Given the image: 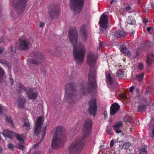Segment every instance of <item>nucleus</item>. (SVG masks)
I'll use <instances>...</instances> for the list:
<instances>
[{"label": "nucleus", "instance_id": "obj_1", "mask_svg": "<svg viewBox=\"0 0 154 154\" xmlns=\"http://www.w3.org/2000/svg\"><path fill=\"white\" fill-rule=\"evenodd\" d=\"M96 61V59L95 55L93 53H89L87 55V62L90 66L89 72L88 74V85L87 87H84V83H82L80 85V93L85 95H86L87 91L91 95L94 93V89L96 86V72L95 68L93 66L95 64Z\"/></svg>", "mask_w": 154, "mask_h": 154}, {"label": "nucleus", "instance_id": "obj_2", "mask_svg": "<svg viewBox=\"0 0 154 154\" xmlns=\"http://www.w3.org/2000/svg\"><path fill=\"white\" fill-rule=\"evenodd\" d=\"M70 42L73 46V54L75 60L78 64H81L84 60L85 51L82 44H78V34L75 29L68 31Z\"/></svg>", "mask_w": 154, "mask_h": 154}, {"label": "nucleus", "instance_id": "obj_3", "mask_svg": "<svg viewBox=\"0 0 154 154\" xmlns=\"http://www.w3.org/2000/svg\"><path fill=\"white\" fill-rule=\"evenodd\" d=\"M92 126L91 120L86 119L84 123L83 127V137H78L70 146L69 150L70 154H78L82 149V147L85 142V138L90 134Z\"/></svg>", "mask_w": 154, "mask_h": 154}, {"label": "nucleus", "instance_id": "obj_4", "mask_svg": "<svg viewBox=\"0 0 154 154\" xmlns=\"http://www.w3.org/2000/svg\"><path fill=\"white\" fill-rule=\"evenodd\" d=\"M77 87L76 84L74 83H69L66 85L64 99L70 105H74L76 103L75 99L78 93Z\"/></svg>", "mask_w": 154, "mask_h": 154}, {"label": "nucleus", "instance_id": "obj_5", "mask_svg": "<svg viewBox=\"0 0 154 154\" xmlns=\"http://www.w3.org/2000/svg\"><path fill=\"white\" fill-rule=\"evenodd\" d=\"M65 137L66 134L63 131L62 127L60 126L57 127L52 141V148L54 149H56L62 146L63 145Z\"/></svg>", "mask_w": 154, "mask_h": 154}, {"label": "nucleus", "instance_id": "obj_6", "mask_svg": "<svg viewBox=\"0 0 154 154\" xmlns=\"http://www.w3.org/2000/svg\"><path fill=\"white\" fill-rule=\"evenodd\" d=\"M32 59H30L28 62L30 63L39 65L43 63L45 59V55L42 52L34 51L30 54Z\"/></svg>", "mask_w": 154, "mask_h": 154}, {"label": "nucleus", "instance_id": "obj_7", "mask_svg": "<svg viewBox=\"0 0 154 154\" xmlns=\"http://www.w3.org/2000/svg\"><path fill=\"white\" fill-rule=\"evenodd\" d=\"M84 0H70V7L75 14H77L81 11Z\"/></svg>", "mask_w": 154, "mask_h": 154}, {"label": "nucleus", "instance_id": "obj_8", "mask_svg": "<svg viewBox=\"0 0 154 154\" xmlns=\"http://www.w3.org/2000/svg\"><path fill=\"white\" fill-rule=\"evenodd\" d=\"M12 3L16 11L18 14L23 13L26 6V0H12Z\"/></svg>", "mask_w": 154, "mask_h": 154}, {"label": "nucleus", "instance_id": "obj_9", "mask_svg": "<svg viewBox=\"0 0 154 154\" xmlns=\"http://www.w3.org/2000/svg\"><path fill=\"white\" fill-rule=\"evenodd\" d=\"M108 17L104 14H103L100 17L99 23L100 26V33H103L105 31L107 27V25L108 21Z\"/></svg>", "mask_w": 154, "mask_h": 154}, {"label": "nucleus", "instance_id": "obj_10", "mask_svg": "<svg viewBox=\"0 0 154 154\" xmlns=\"http://www.w3.org/2000/svg\"><path fill=\"white\" fill-rule=\"evenodd\" d=\"M44 118L42 116H40L37 118L34 130V135L37 136L40 133L42 128V125L44 122Z\"/></svg>", "mask_w": 154, "mask_h": 154}, {"label": "nucleus", "instance_id": "obj_11", "mask_svg": "<svg viewBox=\"0 0 154 154\" xmlns=\"http://www.w3.org/2000/svg\"><path fill=\"white\" fill-rule=\"evenodd\" d=\"M60 14L59 7L57 5H53L49 9V14L50 17L52 19L58 16Z\"/></svg>", "mask_w": 154, "mask_h": 154}, {"label": "nucleus", "instance_id": "obj_12", "mask_svg": "<svg viewBox=\"0 0 154 154\" xmlns=\"http://www.w3.org/2000/svg\"><path fill=\"white\" fill-rule=\"evenodd\" d=\"M31 45L29 39H24L19 44L17 45V46H18L19 50L27 51L29 49V46Z\"/></svg>", "mask_w": 154, "mask_h": 154}, {"label": "nucleus", "instance_id": "obj_13", "mask_svg": "<svg viewBox=\"0 0 154 154\" xmlns=\"http://www.w3.org/2000/svg\"><path fill=\"white\" fill-rule=\"evenodd\" d=\"M27 96L29 99H35L37 98V94L34 92L31 88H29L26 91Z\"/></svg>", "mask_w": 154, "mask_h": 154}, {"label": "nucleus", "instance_id": "obj_14", "mask_svg": "<svg viewBox=\"0 0 154 154\" xmlns=\"http://www.w3.org/2000/svg\"><path fill=\"white\" fill-rule=\"evenodd\" d=\"M2 134L5 137H7L10 139H12V137L15 135V133L8 129H5L2 133Z\"/></svg>", "mask_w": 154, "mask_h": 154}, {"label": "nucleus", "instance_id": "obj_15", "mask_svg": "<svg viewBox=\"0 0 154 154\" xmlns=\"http://www.w3.org/2000/svg\"><path fill=\"white\" fill-rule=\"evenodd\" d=\"M123 141H117V144L119 145V147H121L122 149H127L129 148L131 144V143L129 142H127L125 143L122 146L123 144Z\"/></svg>", "mask_w": 154, "mask_h": 154}, {"label": "nucleus", "instance_id": "obj_16", "mask_svg": "<svg viewBox=\"0 0 154 154\" xmlns=\"http://www.w3.org/2000/svg\"><path fill=\"white\" fill-rule=\"evenodd\" d=\"M26 102V100L23 96L20 95L18 97L17 103L18 106H24Z\"/></svg>", "mask_w": 154, "mask_h": 154}, {"label": "nucleus", "instance_id": "obj_17", "mask_svg": "<svg viewBox=\"0 0 154 154\" xmlns=\"http://www.w3.org/2000/svg\"><path fill=\"white\" fill-rule=\"evenodd\" d=\"M97 106H89L88 109L89 113L94 117L97 112Z\"/></svg>", "mask_w": 154, "mask_h": 154}, {"label": "nucleus", "instance_id": "obj_18", "mask_svg": "<svg viewBox=\"0 0 154 154\" xmlns=\"http://www.w3.org/2000/svg\"><path fill=\"white\" fill-rule=\"evenodd\" d=\"M120 49L122 53L125 55H127L128 56H130L131 53L128 49L125 46L122 45L120 47Z\"/></svg>", "mask_w": 154, "mask_h": 154}, {"label": "nucleus", "instance_id": "obj_19", "mask_svg": "<svg viewBox=\"0 0 154 154\" xmlns=\"http://www.w3.org/2000/svg\"><path fill=\"white\" fill-rule=\"evenodd\" d=\"M125 32L123 30L117 31L114 33L115 36L117 38L123 37L125 36Z\"/></svg>", "mask_w": 154, "mask_h": 154}, {"label": "nucleus", "instance_id": "obj_20", "mask_svg": "<svg viewBox=\"0 0 154 154\" xmlns=\"http://www.w3.org/2000/svg\"><path fill=\"white\" fill-rule=\"evenodd\" d=\"M5 72L3 69L0 66V83H3L5 80Z\"/></svg>", "mask_w": 154, "mask_h": 154}, {"label": "nucleus", "instance_id": "obj_21", "mask_svg": "<svg viewBox=\"0 0 154 154\" xmlns=\"http://www.w3.org/2000/svg\"><path fill=\"white\" fill-rule=\"evenodd\" d=\"M16 89L19 92L25 91L26 88L20 83H18L16 85Z\"/></svg>", "mask_w": 154, "mask_h": 154}, {"label": "nucleus", "instance_id": "obj_22", "mask_svg": "<svg viewBox=\"0 0 154 154\" xmlns=\"http://www.w3.org/2000/svg\"><path fill=\"white\" fill-rule=\"evenodd\" d=\"M120 106H110V114L111 116L114 115L120 109Z\"/></svg>", "mask_w": 154, "mask_h": 154}, {"label": "nucleus", "instance_id": "obj_23", "mask_svg": "<svg viewBox=\"0 0 154 154\" xmlns=\"http://www.w3.org/2000/svg\"><path fill=\"white\" fill-rule=\"evenodd\" d=\"M85 25H82L80 28L81 33H82L83 37L85 40L87 38V31L85 29Z\"/></svg>", "mask_w": 154, "mask_h": 154}, {"label": "nucleus", "instance_id": "obj_24", "mask_svg": "<svg viewBox=\"0 0 154 154\" xmlns=\"http://www.w3.org/2000/svg\"><path fill=\"white\" fill-rule=\"evenodd\" d=\"M0 63L2 64L5 66H7L8 68L9 72H10L11 66V64L9 62L6 61L5 60L0 59Z\"/></svg>", "mask_w": 154, "mask_h": 154}, {"label": "nucleus", "instance_id": "obj_25", "mask_svg": "<svg viewBox=\"0 0 154 154\" xmlns=\"http://www.w3.org/2000/svg\"><path fill=\"white\" fill-rule=\"evenodd\" d=\"M153 60V59L151 58L149 54H148L146 60V65L148 67H149L152 65Z\"/></svg>", "mask_w": 154, "mask_h": 154}, {"label": "nucleus", "instance_id": "obj_26", "mask_svg": "<svg viewBox=\"0 0 154 154\" xmlns=\"http://www.w3.org/2000/svg\"><path fill=\"white\" fill-rule=\"evenodd\" d=\"M138 154H147V150L146 146H142L139 147Z\"/></svg>", "mask_w": 154, "mask_h": 154}, {"label": "nucleus", "instance_id": "obj_27", "mask_svg": "<svg viewBox=\"0 0 154 154\" xmlns=\"http://www.w3.org/2000/svg\"><path fill=\"white\" fill-rule=\"evenodd\" d=\"M124 121L126 122L132 123L133 122V118L131 116L127 115L124 117Z\"/></svg>", "mask_w": 154, "mask_h": 154}, {"label": "nucleus", "instance_id": "obj_28", "mask_svg": "<svg viewBox=\"0 0 154 154\" xmlns=\"http://www.w3.org/2000/svg\"><path fill=\"white\" fill-rule=\"evenodd\" d=\"M89 106H97L96 99L95 97H92L89 102Z\"/></svg>", "mask_w": 154, "mask_h": 154}, {"label": "nucleus", "instance_id": "obj_29", "mask_svg": "<svg viewBox=\"0 0 154 154\" xmlns=\"http://www.w3.org/2000/svg\"><path fill=\"white\" fill-rule=\"evenodd\" d=\"M127 22L128 24L134 25L135 24L136 22L134 17H129L127 20Z\"/></svg>", "mask_w": 154, "mask_h": 154}, {"label": "nucleus", "instance_id": "obj_30", "mask_svg": "<svg viewBox=\"0 0 154 154\" xmlns=\"http://www.w3.org/2000/svg\"><path fill=\"white\" fill-rule=\"evenodd\" d=\"M136 107H137V109L138 111L140 112L144 111L146 109V106H133V108L134 109L133 107L135 108Z\"/></svg>", "mask_w": 154, "mask_h": 154}, {"label": "nucleus", "instance_id": "obj_31", "mask_svg": "<svg viewBox=\"0 0 154 154\" xmlns=\"http://www.w3.org/2000/svg\"><path fill=\"white\" fill-rule=\"evenodd\" d=\"M106 77L107 78L109 84L110 85H112L113 83V81L110 74H109L108 75L106 76Z\"/></svg>", "mask_w": 154, "mask_h": 154}, {"label": "nucleus", "instance_id": "obj_32", "mask_svg": "<svg viewBox=\"0 0 154 154\" xmlns=\"http://www.w3.org/2000/svg\"><path fill=\"white\" fill-rule=\"evenodd\" d=\"M144 74L142 73L136 76V79L139 82H141L143 79Z\"/></svg>", "mask_w": 154, "mask_h": 154}, {"label": "nucleus", "instance_id": "obj_33", "mask_svg": "<svg viewBox=\"0 0 154 154\" xmlns=\"http://www.w3.org/2000/svg\"><path fill=\"white\" fill-rule=\"evenodd\" d=\"M122 122H117L115 123V125L113 126V128H120L122 127Z\"/></svg>", "mask_w": 154, "mask_h": 154}, {"label": "nucleus", "instance_id": "obj_34", "mask_svg": "<svg viewBox=\"0 0 154 154\" xmlns=\"http://www.w3.org/2000/svg\"><path fill=\"white\" fill-rule=\"evenodd\" d=\"M5 120L9 124L13 125V122L11 119V117L9 116H6Z\"/></svg>", "mask_w": 154, "mask_h": 154}, {"label": "nucleus", "instance_id": "obj_35", "mask_svg": "<svg viewBox=\"0 0 154 154\" xmlns=\"http://www.w3.org/2000/svg\"><path fill=\"white\" fill-rule=\"evenodd\" d=\"M116 76L119 78H122L124 76L123 72L121 70H118L116 73Z\"/></svg>", "mask_w": 154, "mask_h": 154}, {"label": "nucleus", "instance_id": "obj_36", "mask_svg": "<svg viewBox=\"0 0 154 154\" xmlns=\"http://www.w3.org/2000/svg\"><path fill=\"white\" fill-rule=\"evenodd\" d=\"M16 137L17 140L21 142L22 143H23L24 141L23 139L19 135L17 134V135Z\"/></svg>", "mask_w": 154, "mask_h": 154}, {"label": "nucleus", "instance_id": "obj_37", "mask_svg": "<svg viewBox=\"0 0 154 154\" xmlns=\"http://www.w3.org/2000/svg\"><path fill=\"white\" fill-rule=\"evenodd\" d=\"M23 126L26 127V129L27 130H29L30 129V124L29 122H25Z\"/></svg>", "mask_w": 154, "mask_h": 154}, {"label": "nucleus", "instance_id": "obj_38", "mask_svg": "<svg viewBox=\"0 0 154 154\" xmlns=\"http://www.w3.org/2000/svg\"><path fill=\"white\" fill-rule=\"evenodd\" d=\"M151 93V88L150 86H148L146 90L145 94H150Z\"/></svg>", "mask_w": 154, "mask_h": 154}, {"label": "nucleus", "instance_id": "obj_39", "mask_svg": "<svg viewBox=\"0 0 154 154\" xmlns=\"http://www.w3.org/2000/svg\"><path fill=\"white\" fill-rule=\"evenodd\" d=\"M106 131L107 133L110 135L112 134V129L110 127H108L106 129Z\"/></svg>", "mask_w": 154, "mask_h": 154}, {"label": "nucleus", "instance_id": "obj_40", "mask_svg": "<svg viewBox=\"0 0 154 154\" xmlns=\"http://www.w3.org/2000/svg\"><path fill=\"white\" fill-rule=\"evenodd\" d=\"M149 46V45L148 43H144L143 46L142 47V48L144 50H147L148 49V47Z\"/></svg>", "mask_w": 154, "mask_h": 154}, {"label": "nucleus", "instance_id": "obj_41", "mask_svg": "<svg viewBox=\"0 0 154 154\" xmlns=\"http://www.w3.org/2000/svg\"><path fill=\"white\" fill-rule=\"evenodd\" d=\"M17 147L19 149H21L22 150H23L25 149L24 146L20 144H19L17 145Z\"/></svg>", "mask_w": 154, "mask_h": 154}, {"label": "nucleus", "instance_id": "obj_42", "mask_svg": "<svg viewBox=\"0 0 154 154\" xmlns=\"http://www.w3.org/2000/svg\"><path fill=\"white\" fill-rule=\"evenodd\" d=\"M8 147L11 149V150H13L14 149V145L11 144H9L8 145Z\"/></svg>", "mask_w": 154, "mask_h": 154}, {"label": "nucleus", "instance_id": "obj_43", "mask_svg": "<svg viewBox=\"0 0 154 154\" xmlns=\"http://www.w3.org/2000/svg\"><path fill=\"white\" fill-rule=\"evenodd\" d=\"M120 97L124 99H125L127 98V96L125 94L122 93L120 95Z\"/></svg>", "mask_w": 154, "mask_h": 154}, {"label": "nucleus", "instance_id": "obj_44", "mask_svg": "<svg viewBox=\"0 0 154 154\" xmlns=\"http://www.w3.org/2000/svg\"><path fill=\"white\" fill-rule=\"evenodd\" d=\"M113 129L116 133H120L122 131L121 130L120 128H113Z\"/></svg>", "mask_w": 154, "mask_h": 154}, {"label": "nucleus", "instance_id": "obj_45", "mask_svg": "<svg viewBox=\"0 0 154 154\" xmlns=\"http://www.w3.org/2000/svg\"><path fill=\"white\" fill-rule=\"evenodd\" d=\"M147 30L149 32H152L153 31V29L152 27H149L147 28Z\"/></svg>", "mask_w": 154, "mask_h": 154}, {"label": "nucleus", "instance_id": "obj_46", "mask_svg": "<svg viewBox=\"0 0 154 154\" xmlns=\"http://www.w3.org/2000/svg\"><path fill=\"white\" fill-rule=\"evenodd\" d=\"M45 135V132H44L42 135V136L41 137V140H39V143H40L41 142V141L44 139V137Z\"/></svg>", "mask_w": 154, "mask_h": 154}, {"label": "nucleus", "instance_id": "obj_47", "mask_svg": "<svg viewBox=\"0 0 154 154\" xmlns=\"http://www.w3.org/2000/svg\"><path fill=\"white\" fill-rule=\"evenodd\" d=\"M8 81L10 83L11 85H12L13 83V79L11 77L8 79Z\"/></svg>", "mask_w": 154, "mask_h": 154}, {"label": "nucleus", "instance_id": "obj_48", "mask_svg": "<svg viewBox=\"0 0 154 154\" xmlns=\"http://www.w3.org/2000/svg\"><path fill=\"white\" fill-rule=\"evenodd\" d=\"M143 68V64L140 63L138 65V68L140 69H142Z\"/></svg>", "mask_w": 154, "mask_h": 154}, {"label": "nucleus", "instance_id": "obj_49", "mask_svg": "<svg viewBox=\"0 0 154 154\" xmlns=\"http://www.w3.org/2000/svg\"><path fill=\"white\" fill-rule=\"evenodd\" d=\"M134 89V87L133 86H132L130 88L129 91L131 93L133 92V90Z\"/></svg>", "mask_w": 154, "mask_h": 154}, {"label": "nucleus", "instance_id": "obj_50", "mask_svg": "<svg viewBox=\"0 0 154 154\" xmlns=\"http://www.w3.org/2000/svg\"><path fill=\"white\" fill-rule=\"evenodd\" d=\"M114 142L113 140H112L110 143V146L111 147H112L114 145Z\"/></svg>", "mask_w": 154, "mask_h": 154}, {"label": "nucleus", "instance_id": "obj_51", "mask_svg": "<svg viewBox=\"0 0 154 154\" xmlns=\"http://www.w3.org/2000/svg\"><path fill=\"white\" fill-rule=\"evenodd\" d=\"M104 119H106L107 117V113L106 111L104 112Z\"/></svg>", "mask_w": 154, "mask_h": 154}, {"label": "nucleus", "instance_id": "obj_52", "mask_svg": "<svg viewBox=\"0 0 154 154\" xmlns=\"http://www.w3.org/2000/svg\"><path fill=\"white\" fill-rule=\"evenodd\" d=\"M4 111L2 106H0V114L2 115V112Z\"/></svg>", "mask_w": 154, "mask_h": 154}, {"label": "nucleus", "instance_id": "obj_53", "mask_svg": "<svg viewBox=\"0 0 154 154\" xmlns=\"http://www.w3.org/2000/svg\"><path fill=\"white\" fill-rule=\"evenodd\" d=\"M4 48L3 47H0V54H2L4 51Z\"/></svg>", "mask_w": 154, "mask_h": 154}, {"label": "nucleus", "instance_id": "obj_54", "mask_svg": "<svg viewBox=\"0 0 154 154\" xmlns=\"http://www.w3.org/2000/svg\"><path fill=\"white\" fill-rule=\"evenodd\" d=\"M131 7L130 6H128L127 7H126L125 9V10L126 11H129V10H131Z\"/></svg>", "mask_w": 154, "mask_h": 154}, {"label": "nucleus", "instance_id": "obj_55", "mask_svg": "<svg viewBox=\"0 0 154 154\" xmlns=\"http://www.w3.org/2000/svg\"><path fill=\"white\" fill-rule=\"evenodd\" d=\"M143 21L144 23L146 24L148 22V20L146 19H143Z\"/></svg>", "mask_w": 154, "mask_h": 154}, {"label": "nucleus", "instance_id": "obj_56", "mask_svg": "<svg viewBox=\"0 0 154 154\" xmlns=\"http://www.w3.org/2000/svg\"><path fill=\"white\" fill-rule=\"evenodd\" d=\"M102 43L100 41H99V46L98 47V49H100L101 47L102 46Z\"/></svg>", "mask_w": 154, "mask_h": 154}, {"label": "nucleus", "instance_id": "obj_57", "mask_svg": "<svg viewBox=\"0 0 154 154\" xmlns=\"http://www.w3.org/2000/svg\"><path fill=\"white\" fill-rule=\"evenodd\" d=\"M142 100L144 102V103H146L147 102V100L146 98L143 97Z\"/></svg>", "mask_w": 154, "mask_h": 154}, {"label": "nucleus", "instance_id": "obj_58", "mask_svg": "<svg viewBox=\"0 0 154 154\" xmlns=\"http://www.w3.org/2000/svg\"><path fill=\"white\" fill-rule=\"evenodd\" d=\"M111 106H119L118 103H115L113 104H112Z\"/></svg>", "mask_w": 154, "mask_h": 154}, {"label": "nucleus", "instance_id": "obj_59", "mask_svg": "<svg viewBox=\"0 0 154 154\" xmlns=\"http://www.w3.org/2000/svg\"><path fill=\"white\" fill-rule=\"evenodd\" d=\"M40 143H39L38 142V143H36V144H35L33 146V147H34V148H36L38 146L39 144Z\"/></svg>", "mask_w": 154, "mask_h": 154}, {"label": "nucleus", "instance_id": "obj_60", "mask_svg": "<svg viewBox=\"0 0 154 154\" xmlns=\"http://www.w3.org/2000/svg\"><path fill=\"white\" fill-rule=\"evenodd\" d=\"M44 23L42 22H41L40 23V24H39V26L41 27H42L43 26H44Z\"/></svg>", "mask_w": 154, "mask_h": 154}, {"label": "nucleus", "instance_id": "obj_61", "mask_svg": "<svg viewBox=\"0 0 154 154\" xmlns=\"http://www.w3.org/2000/svg\"><path fill=\"white\" fill-rule=\"evenodd\" d=\"M152 137H153L154 136V127L153 128L152 131Z\"/></svg>", "mask_w": 154, "mask_h": 154}, {"label": "nucleus", "instance_id": "obj_62", "mask_svg": "<svg viewBox=\"0 0 154 154\" xmlns=\"http://www.w3.org/2000/svg\"><path fill=\"white\" fill-rule=\"evenodd\" d=\"M151 6L152 8L154 9V2L151 3Z\"/></svg>", "mask_w": 154, "mask_h": 154}, {"label": "nucleus", "instance_id": "obj_63", "mask_svg": "<svg viewBox=\"0 0 154 154\" xmlns=\"http://www.w3.org/2000/svg\"><path fill=\"white\" fill-rule=\"evenodd\" d=\"M33 154H40V152L39 151H35Z\"/></svg>", "mask_w": 154, "mask_h": 154}, {"label": "nucleus", "instance_id": "obj_64", "mask_svg": "<svg viewBox=\"0 0 154 154\" xmlns=\"http://www.w3.org/2000/svg\"><path fill=\"white\" fill-rule=\"evenodd\" d=\"M151 57V58L152 57V58L153 59V58H154V54H149Z\"/></svg>", "mask_w": 154, "mask_h": 154}]
</instances>
